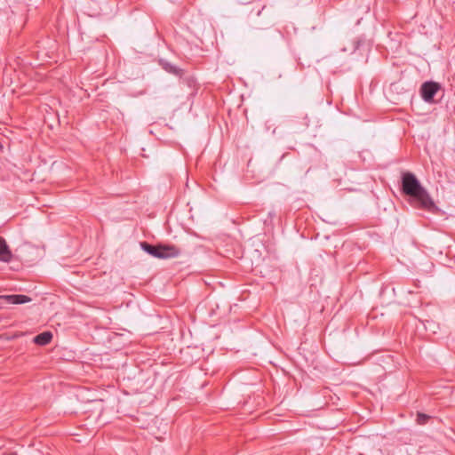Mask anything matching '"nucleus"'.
<instances>
[{"label": "nucleus", "mask_w": 455, "mask_h": 455, "mask_svg": "<svg viewBox=\"0 0 455 455\" xmlns=\"http://www.w3.org/2000/svg\"><path fill=\"white\" fill-rule=\"evenodd\" d=\"M402 191L404 195L417 201L420 207L427 211L435 208V204L428 192L423 188L418 178L412 172L402 174Z\"/></svg>", "instance_id": "obj_1"}, {"label": "nucleus", "mask_w": 455, "mask_h": 455, "mask_svg": "<svg viewBox=\"0 0 455 455\" xmlns=\"http://www.w3.org/2000/svg\"><path fill=\"white\" fill-rule=\"evenodd\" d=\"M143 251L158 259L173 258L180 255V251L172 245H152L147 242L140 243Z\"/></svg>", "instance_id": "obj_2"}, {"label": "nucleus", "mask_w": 455, "mask_h": 455, "mask_svg": "<svg viewBox=\"0 0 455 455\" xmlns=\"http://www.w3.org/2000/svg\"><path fill=\"white\" fill-rule=\"evenodd\" d=\"M441 86L435 82H425L420 87V94L422 99L428 103L433 102L434 97L440 90Z\"/></svg>", "instance_id": "obj_3"}, {"label": "nucleus", "mask_w": 455, "mask_h": 455, "mask_svg": "<svg viewBox=\"0 0 455 455\" xmlns=\"http://www.w3.org/2000/svg\"><path fill=\"white\" fill-rule=\"evenodd\" d=\"M12 259V253L4 240L0 236V261L9 263Z\"/></svg>", "instance_id": "obj_4"}, {"label": "nucleus", "mask_w": 455, "mask_h": 455, "mask_svg": "<svg viewBox=\"0 0 455 455\" xmlns=\"http://www.w3.org/2000/svg\"><path fill=\"white\" fill-rule=\"evenodd\" d=\"M5 300L10 304L20 305L31 301V298L23 294H12L4 297Z\"/></svg>", "instance_id": "obj_5"}, {"label": "nucleus", "mask_w": 455, "mask_h": 455, "mask_svg": "<svg viewBox=\"0 0 455 455\" xmlns=\"http://www.w3.org/2000/svg\"><path fill=\"white\" fill-rule=\"evenodd\" d=\"M52 339V333L51 331H44L34 338V342L40 346L47 345Z\"/></svg>", "instance_id": "obj_6"}, {"label": "nucleus", "mask_w": 455, "mask_h": 455, "mask_svg": "<svg viewBox=\"0 0 455 455\" xmlns=\"http://www.w3.org/2000/svg\"><path fill=\"white\" fill-rule=\"evenodd\" d=\"M164 68L169 72V73H172V74H174L176 76H182L183 72H182V69L179 68L178 67L172 65V64H170V63H167L164 66Z\"/></svg>", "instance_id": "obj_7"}, {"label": "nucleus", "mask_w": 455, "mask_h": 455, "mask_svg": "<svg viewBox=\"0 0 455 455\" xmlns=\"http://www.w3.org/2000/svg\"><path fill=\"white\" fill-rule=\"evenodd\" d=\"M429 419V416L425 414V413H421V412H419L417 414V419H416V421L418 424L419 425H424L427 422V420Z\"/></svg>", "instance_id": "obj_8"}]
</instances>
